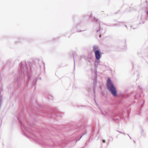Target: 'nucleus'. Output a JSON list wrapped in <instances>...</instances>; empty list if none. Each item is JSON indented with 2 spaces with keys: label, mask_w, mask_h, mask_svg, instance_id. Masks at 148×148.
Listing matches in <instances>:
<instances>
[{
  "label": "nucleus",
  "mask_w": 148,
  "mask_h": 148,
  "mask_svg": "<svg viewBox=\"0 0 148 148\" xmlns=\"http://www.w3.org/2000/svg\"><path fill=\"white\" fill-rule=\"evenodd\" d=\"M107 85L108 89L112 94L114 96H117V90L113 83L110 78H108L107 81Z\"/></svg>",
  "instance_id": "1"
},
{
  "label": "nucleus",
  "mask_w": 148,
  "mask_h": 148,
  "mask_svg": "<svg viewBox=\"0 0 148 148\" xmlns=\"http://www.w3.org/2000/svg\"><path fill=\"white\" fill-rule=\"evenodd\" d=\"M100 52V51L98 50L95 51V52L96 58L97 60L99 59L101 56Z\"/></svg>",
  "instance_id": "2"
},
{
  "label": "nucleus",
  "mask_w": 148,
  "mask_h": 148,
  "mask_svg": "<svg viewBox=\"0 0 148 148\" xmlns=\"http://www.w3.org/2000/svg\"><path fill=\"white\" fill-rule=\"evenodd\" d=\"M97 49V47H94L93 48V49L94 51L95 52V51H96L97 50H96Z\"/></svg>",
  "instance_id": "3"
},
{
  "label": "nucleus",
  "mask_w": 148,
  "mask_h": 148,
  "mask_svg": "<svg viewBox=\"0 0 148 148\" xmlns=\"http://www.w3.org/2000/svg\"><path fill=\"white\" fill-rule=\"evenodd\" d=\"M102 141L103 142V143H105V140H102Z\"/></svg>",
  "instance_id": "4"
},
{
  "label": "nucleus",
  "mask_w": 148,
  "mask_h": 148,
  "mask_svg": "<svg viewBox=\"0 0 148 148\" xmlns=\"http://www.w3.org/2000/svg\"><path fill=\"white\" fill-rule=\"evenodd\" d=\"M147 14H148V11H147Z\"/></svg>",
  "instance_id": "5"
}]
</instances>
